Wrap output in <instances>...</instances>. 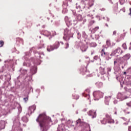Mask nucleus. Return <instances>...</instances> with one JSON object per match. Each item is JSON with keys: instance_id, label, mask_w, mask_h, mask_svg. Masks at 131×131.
Instances as JSON below:
<instances>
[{"instance_id": "nucleus-1", "label": "nucleus", "mask_w": 131, "mask_h": 131, "mask_svg": "<svg viewBox=\"0 0 131 131\" xmlns=\"http://www.w3.org/2000/svg\"><path fill=\"white\" fill-rule=\"evenodd\" d=\"M102 124H106L107 122L108 123H114V120L111 117V115H109L108 114L105 115V118H103L102 120L101 121Z\"/></svg>"}, {"instance_id": "nucleus-2", "label": "nucleus", "mask_w": 131, "mask_h": 131, "mask_svg": "<svg viewBox=\"0 0 131 131\" xmlns=\"http://www.w3.org/2000/svg\"><path fill=\"white\" fill-rule=\"evenodd\" d=\"M93 96L95 97V98H103L104 93L100 91H95L93 93Z\"/></svg>"}, {"instance_id": "nucleus-3", "label": "nucleus", "mask_w": 131, "mask_h": 131, "mask_svg": "<svg viewBox=\"0 0 131 131\" xmlns=\"http://www.w3.org/2000/svg\"><path fill=\"white\" fill-rule=\"evenodd\" d=\"M123 53V51L121 50L120 47H118L115 50H114L113 52L114 55H116V54H119V55H121Z\"/></svg>"}, {"instance_id": "nucleus-4", "label": "nucleus", "mask_w": 131, "mask_h": 131, "mask_svg": "<svg viewBox=\"0 0 131 131\" xmlns=\"http://www.w3.org/2000/svg\"><path fill=\"white\" fill-rule=\"evenodd\" d=\"M35 109H36V106L35 105H33L29 107V112H30V114H32L33 112L35 111Z\"/></svg>"}, {"instance_id": "nucleus-5", "label": "nucleus", "mask_w": 131, "mask_h": 131, "mask_svg": "<svg viewBox=\"0 0 131 131\" xmlns=\"http://www.w3.org/2000/svg\"><path fill=\"white\" fill-rule=\"evenodd\" d=\"M88 115L92 116V118H95L97 116V115L96 114V112H95L94 111H90L88 113Z\"/></svg>"}, {"instance_id": "nucleus-6", "label": "nucleus", "mask_w": 131, "mask_h": 131, "mask_svg": "<svg viewBox=\"0 0 131 131\" xmlns=\"http://www.w3.org/2000/svg\"><path fill=\"white\" fill-rule=\"evenodd\" d=\"M70 35L69 34H64L63 37V39L66 41H68L70 39Z\"/></svg>"}, {"instance_id": "nucleus-7", "label": "nucleus", "mask_w": 131, "mask_h": 131, "mask_svg": "<svg viewBox=\"0 0 131 131\" xmlns=\"http://www.w3.org/2000/svg\"><path fill=\"white\" fill-rule=\"evenodd\" d=\"M123 60H125V61L129 60V59H130V54H127L124 56H123Z\"/></svg>"}, {"instance_id": "nucleus-8", "label": "nucleus", "mask_w": 131, "mask_h": 131, "mask_svg": "<svg viewBox=\"0 0 131 131\" xmlns=\"http://www.w3.org/2000/svg\"><path fill=\"white\" fill-rule=\"evenodd\" d=\"M108 54L105 52V49H103L101 51V56L102 57H106V56H107Z\"/></svg>"}, {"instance_id": "nucleus-9", "label": "nucleus", "mask_w": 131, "mask_h": 131, "mask_svg": "<svg viewBox=\"0 0 131 131\" xmlns=\"http://www.w3.org/2000/svg\"><path fill=\"white\" fill-rule=\"evenodd\" d=\"M60 46V42L59 41H56L53 45V48L55 49H58Z\"/></svg>"}, {"instance_id": "nucleus-10", "label": "nucleus", "mask_w": 131, "mask_h": 131, "mask_svg": "<svg viewBox=\"0 0 131 131\" xmlns=\"http://www.w3.org/2000/svg\"><path fill=\"white\" fill-rule=\"evenodd\" d=\"M80 49H81L82 52H86V50H88V46H86L85 45H82L81 46Z\"/></svg>"}, {"instance_id": "nucleus-11", "label": "nucleus", "mask_w": 131, "mask_h": 131, "mask_svg": "<svg viewBox=\"0 0 131 131\" xmlns=\"http://www.w3.org/2000/svg\"><path fill=\"white\" fill-rule=\"evenodd\" d=\"M54 47L53 46H49L47 47V51L48 52H51L52 51H54Z\"/></svg>"}, {"instance_id": "nucleus-12", "label": "nucleus", "mask_w": 131, "mask_h": 131, "mask_svg": "<svg viewBox=\"0 0 131 131\" xmlns=\"http://www.w3.org/2000/svg\"><path fill=\"white\" fill-rule=\"evenodd\" d=\"M77 19L78 21H82V16L80 14L78 15L77 16Z\"/></svg>"}, {"instance_id": "nucleus-13", "label": "nucleus", "mask_w": 131, "mask_h": 131, "mask_svg": "<svg viewBox=\"0 0 131 131\" xmlns=\"http://www.w3.org/2000/svg\"><path fill=\"white\" fill-rule=\"evenodd\" d=\"M76 123L77 124H82L83 122L81 121V119L80 118H79L77 121H76Z\"/></svg>"}, {"instance_id": "nucleus-14", "label": "nucleus", "mask_w": 131, "mask_h": 131, "mask_svg": "<svg viewBox=\"0 0 131 131\" xmlns=\"http://www.w3.org/2000/svg\"><path fill=\"white\" fill-rule=\"evenodd\" d=\"M122 47L124 50H127V46H126V43H124L122 45Z\"/></svg>"}, {"instance_id": "nucleus-15", "label": "nucleus", "mask_w": 131, "mask_h": 131, "mask_svg": "<svg viewBox=\"0 0 131 131\" xmlns=\"http://www.w3.org/2000/svg\"><path fill=\"white\" fill-rule=\"evenodd\" d=\"M106 45L107 47H111V42L110 41V40H106Z\"/></svg>"}, {"instance_id": "nucleus-16", "label": "nucleus", "mask_w": 131, "mask_h": 131, "mask_svg": "<svg viewBox=\"0 0 131 131\" xmlns=\"http://www.w3.org/2000/svg\"><path fill=\"white\" fill-rule=\"evenodd\" d=\"M4 45H5V42L3 40L0 41V48H2V47H4Z\"/></svg>"}, {"instance_id": "nucleus-17", "label": "nucleus", "mask_w": 131, "mask_h": 131, "mask_svg": "<svg viewBox=\"0 0 131 131\" xmlns=\"http://www.w3.org/2000/svg\"><path fill=\"white\" fill-rule=\"evenodd\" d=\"M128 97H127V96L122 97L121 98V101H123V100H125L126 99H127Z\"/></svg>"}, {"instance_id": "nucleus-18", "label": "nucleus", "mask_w": 131, "mask_h": 131, "mask_svg": "<svg viewBox=\"0 0 131 131\" xmlns=\"http://www.w3.org/2000/svg\"><path fill=\"white\" fill-rule=\"evenodd\" d=\"M125 0H120V3L121 5H123L124 4Z\"/></svg>"}, {"instance_id": "nucleus-19", "label": "nucleus", "mask_w": 131, "mask_h": 131, "mask_svg": "<svg viewBox=\"0 0 131 131\" xmlns=\"http://www.w3.org/2000/svg\"><path fill=\"white\" fill-rule=\"evenodd\" d=\"M65 45H66V49H68V48H69V43H66Z\"/></svg>"}, {"instance_id": "nucleus-20", "label": "nucleus", "mask_w": 131, "mask_h": 131, "mask_svg": "<svg viewBox=\"0 0 131 131\" xmlns=\"http://www.w3.org/2000/svg\"><path fill=\"white\" fill-rule=\"evenodd\" d=\"M24 100L25 101V102H27V101H28V96L27 97L24 98Z\"/></svg>"}, {"instance_id": "nucleus-21", "label": "nucleus", "mask_w": 131, "mask_h": 131, "mask_svg": "<svg viewBox=\"0 0 131 131\" xmlns=\"http://www.w3.org/2000/svg\"><path fill=\"white\" fill-rule=\"evenodd\" d=\"M86 93H88V94H90V92H91L89 89H87L85 90Z\"/></svg>"}, {"instance_id": "nucleus-22", "label": "nucleus", "mask_w": 131, "mask_h": 131, "mask_svg": "<svg viewBox=\"0 0 131 131\" xmlns=\"http://www.w3.org/2000/svg\"><path fill=\"white\" fill-rule=\"evenodd\" d=\"M99 29V27H96L94 29V30H95V31H97V30H98Z\"/></svg>"}, {"instance_id": "nucleus-23", "label": "nucleus", "mask_w": 131, "mask_h": 131, "mask_svg": "<svg viewBox=\"0 0 131 131\" xmlns=\"http://www.w3.org/2000/svg\"><path fill=\"white\" fill-rule=\"evenodd\" d=\"M94 59L95 60H98V59H99V57L97 56H95L94 57Z\"/></svg>"}, {"instance_id": "nucleus-24", "label": "nucleus", "mask_w": 131, "mask_h": 131, "mask_svg": "<svg viewBox=\"0 0 131 131\" xmlns=\"http://www.w3.org/2000/svg\"><path fill=\"white\" fill-rule=\"evenodd\" d=\"M112 70L111 68H107V71L108 72H110Z\"/></svg>"}, {"instance_id": "nucleus-25", "label": "nucleus", "mask_w": 131, "mask_h": 131, "mask_svg": "<svg viewBox=\"0 0 131 131\" xmlns=\"http://www.w3.org/2000/svg\"><path fill=\"white\" fill-rule=\"evenodd\" d=\"M129 16H131V8L129 9V13L128 14Z\"/></svg>"}, {"instance_id": "nucleus-26", "label": "nucleus", "mask_w": 131, "mask_h": 131, "mask_svg": "<svg viewBox=\"0 0 131 131\" xmlns=\"http://www.w3.org/2000/svg\"><path fill=\"white\" fill-rule=\"evenodd\" d=\"M113 34H114V35H116V31H114L113 32Z\"/></svg>"}, {"instance_id": "nucleus-27", "label": "nucleus", "mask_w": 131, "mask_h": 131, "mask_svg": "<svg viewBox=\"0 0 131 131\" xmlns=\"http://www.w3.org/2000/svg\"><path fill=\"white\" fill-rule=\"evenodd\" d=\"M113 46H115V43L113 42L111 47H113Z\"/></svg>"}, {"instance_id": "nucleus-28", "label": "nucleus", "mask_w": 131, "mask_h": 131, "mask_svg": "<svg viewBox=\"0 0 131 131\" xmlns=\"http://www.w3.org/2000/svg\"><path fill=\"white\" fill-rule=\"evenodd\" d=\"M128 130L131 131V126L128 127Z\"/></svg>"}, {"instance_id": "nucleus-29", "label": "nucleus", "mask_w": 131, "mask_h": 131, "mask_svg": "<svg viewBox=\"0 0 131 131\" xmlns=\"http://www.w3.org/2000/svg\"><path fill=\"white\" fill-rule=\"evenodd\" d=\"M117 61L115 60L114 62V65H115V64H117Z\"/></svg>"}, {"instance_id": "nucleus-30", "label": "nucleus", "mask_w": 131, "mask_h": 131, "mask_svg": "<svg viewBox=\"0 0 131 131\" xmlns=\"http://www.w3.org/2000/svg\"><path fill=\"white\" fill-rule=\"evenodd\" d=\"M78 99H79V96H77V98H76V100H77Z\"/></svg>"}, {"instance_id": "nucleus-31", "label": "nucleus", "mask_w": 131, "mask_h": 131, "mask_svg": "<svg viewBox=\"0 0 131 131\" xmlns=\"http://www.w3.org/2000/svg\"><path fill=\"white\" fill-rule=\"evenodd\" d=\"M105 10H106V9H105V8H102L101 9V11H105Z\"/></svg>"}, {"instance_id": "nucleus-32", "label": "nucleus", "mask_w": 131, "mask_h": 131, "mask_svg": "<svg viewBox=\"0 0 131 131\" xmlns=\"http://www.w3.org/2000/svg\"><path fill=\"white\" fill-rule=\"evenodd\" d=\"M105 26H106L107 27H108V24H106Z\"/></svg>"}, {"instance_id": "nucleus-33", "label": "nucleus", "mask_w": 131, "mask_h": 131, "mask_svg": "<svg viewBox=\"0 0 131 131\" xmlns=\"http://www.w3.org/2000/svg\"><path fill=\"white\" fill-rule=\"evenodd\" d=\"M60 43H61V45H64V42H60Z\"/></svg>"}, {"instance_id": "nucleus-34", "label": "nucleus", "mask_w": 131, "mask_h": 131, "mask_svg": "<svg viewBox=\"0 0 131 131\" xmlns=\"http://www.w3.org/2000/svg\"><path fill=\"white\" fill-rule=\"evenodd\" d=\"M86 96L87 97H90V95H89V94H86Z\"/></svg>"}, {"instance_id": "nucleus-35", "label": "nucleus", "mask_w": 131, "mask_h": 131, "mask_svg": "<svg viewBox=\"0 0 131 131\" xmlns=\"http://www.w3.org/2000/svg\"><path fill=\"white\" fill-rule=\"evenodd\" d=\"M127 106H129V103H126Z\"/></svg>"}, {"instance_id": "nucleus-36", "label": "nucleus", "mask_w": 131, "mask_h": 131, "mask_svg": "<svg viewBox=\"0 0 131 131\" xmlns=\"http://www.w3.org/2000/svg\"><path fill=\"white\" fill-rule=\"evenodd\" d=\"M124 74H125V75L126 74V72H124Z\"/></svg>"}, {"instance_id": "nucleus-37", "label": "nucleus", "mask_w": 131, "mask_h": 131, "mask_svg": "<svg viewBox=\"0 0 131 131\" xmlns=\"http://www.w3.org/2000/svg\"><path fill=\"white\" fill-rule=\"evenodd\" d=\"M124 124H128V123H124Z\"/></svg>"}, {"instance_id": "nucleus-38", "label": "nucleus", "mask_w": 131, "mask_h": 131, "mask_svg": "<svg viewBox=\"0 0 131 131\" xmlns=\"http://www.w3.org/2000/svg\"><path fill=\"white\" fill-rule=\"evenodd\" d=\"M119 96H121V94H119Z\"/></svg>"}, {"instance_id": "nucleus-39", "label": "nucleus", "mask_w": 131, "mask_h": 131, "mask_svg": "<svg viewBox=\"0 0 131 131\" xmlns=\"http://www.w3.org/2000/svg\"><path fill=\"white\" fill-rule=\"evenodd\" d=\"M49 35H51V33H49Z\"/></svg>"}, {"instance_id": "nucleus-40", "label": "nucleus", "mask_w": 131, "mask_h": 131, "mask_svg": "<svg viewBox=\"0 0 131 131\" xmlns=\"http://www.w3.org/2000/svg\"><path fill=\"white\" fill-rule=\"evenodd\" d=\"M115 114H117V113H116V112H115Z\"/></svg>"}, {"instance_id": "nucleus-41", "label": "nucleus", "mask_w": 131, "mask_h": 131, "mask_svg": "<svg viewBox=\"0 0 131 131\" xmlns=\"http://www.w3.org/2000/svg\"><path fill=\"white\" fill-rule=\"evenodd\" d=\"M107 21H109V19H107Z\"/></svg>"}]
</instances>
